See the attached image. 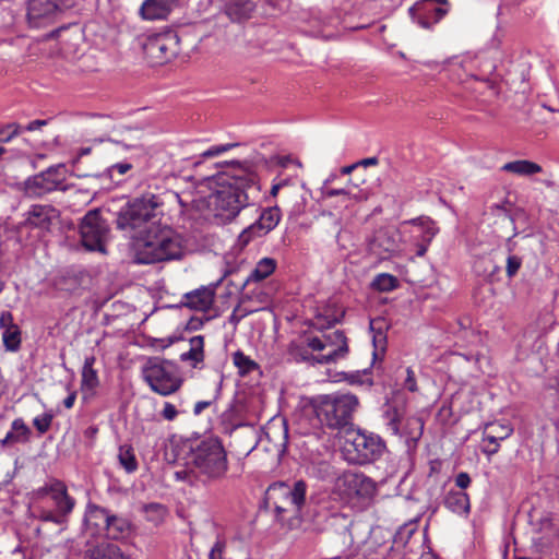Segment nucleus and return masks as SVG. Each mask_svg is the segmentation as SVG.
<instances>
[{
  "label": "nucleus",
  "mask_w": 559,
  "mask_h": 559,
  "mask_svg": "<svg viewBox=\"0 0 559 559\" xmlns=\"http://www.w3.org/2000/svg\"><path fill=\"white\" fill-rule=\"evenodd\" d=\"M159 205L158 197L144 195L121 210L117 217L119 229L134 231L132 238L138 263L179 260L185 254L182 236L169 226L158 223Z\"/></svg>",
  "instance_id": "nucleus-1"
},
{
  "label": "nucleus",
  "mask_w": 559,
  "mask_h": 559,
  "mask_svg": "<svg viewBox=\"0 0 559 559\" xmlns=\"http://www.w3.org/2000/svg\"><path fill=\"white\" fill-rule=\"evenodd\" d=\"M213 192L207 197V207L217 224L231 222L248 205L246 189L254 185V176L243 169L233 175L223 174L210 180Z\"/></svg>",
  "instance_id": "nucleus-2"
},
{
  "label": "nucleus",
  "mask_w": 559,
  "mask_h": 559,
  "mask_svg": "<svg viewBox=\"0 0 559 559\" xmlns=\"http://www.w3.org/2000/svg\"><path fill=\"white\" fill-rule=\"evenodd\" d=\"M188 466L174 473L176 480L193 484L197 478L202 481L223 478L228 469V461L222 443L216 439L201 441L192 449Z\"/></svg>",
  "instance_id": "nucleus-3"
},
{
  "label": "nucleus",
  "mask_w": 559,
  "mask_h": 559,
  "mask_svg": "<svg viewBox=\"0 0 559 559\" xmlns=\"http://www.w3.org/2000/svg\"><path fill=\"white\" fill-rule=\"evenodd\" d=\"M306 493L307 484L304 480L293 484L277 481L267 487L265 500L274 508L276 518L292 527L300 522Z\"/></svg>",
  "instance_id": "nucleus-4"
},
{
  "label": "nucleus",
  "mask_w": 559,
  "mask_h": 559,
  "mask_svg": "<svg viewBox=\"0 0 559 559\" xmlns=\"http://www.w3.org/2000/svg\"><path fill=\"white\" fill-rule=\"evenodd\" d=\"M333 492L349 508L362 511L372 504L378 486L371 477L348 471L336 478Z\"/></svg>",
  "instance_id": "nucleus-5"
},
{
  "label": "nucleus",
  "mask_w": 559,
  "mask_h": 559,
  "mask_svg": "<svg viewBox=\"0 0 559 559\" xmlns=\"http://www.w3.org/2000/svg\"><path fill=\"white\" fill-rule=\"evenodd\" d=\"M312 405L317 417L328 427L337 429L347 426L359 402L352 393H331L313 399Z\"/></svg>",
  "instance_id": "nucleus-6"
},
{
  "label": "nucleus",
  "mask_w": 559,
  "mask_h": 559,
  "mask_svg": "<svg viewBox=\"0 0 559 559\" xmlns=\"http://www.w3.org/2000/svg\"><path fill=\"white\" fill-rule=\"evenodd\" d=\"M302 344L312 352L301 355L304 360L329 365L344 359L348 354L347 338L342 331L335 330L321 335H306Z\"/></svg>",
  "instance_id": "nucleus-7"
},
{
  "label": "nucleus",
  "mask_w": 559,
  "mask_h": 559,
  "mask_svg": "<svg viewBox=\"0 0 559 559\" xmlns=\"http://www.w3.org/2000/svg\"><path fill=\"white\" fill-rule=\"evenodd\" d=\"M142 377L151 390L162 396L176 393L183 383L177 367L168 360L158 358L150 359L143 366Z\"/></svg>",
  "instance_id": "nucleus-8"
},
{
  "label": "nucleus",
  "mask_w": 559,
  "mask_h": 559,
  "mask_svg": "<svg viewBox=\"0 0 559 559\" xmlns=\"http://www.w3.org/2000/svg\"><path fill=\"white\" fill-rule=\"evenodd\" d=\"M402 241L407 246L406 257L415 252L416 257H424L428 247L439 229L436 224L427 217L405 221L400 226Z\"/></svg>",
  "instance_id": "nucleus-9"
},
{
  "label": "nucleus",
  "mask_w": 559,
  "mask_h": 559,
  "mask_svg": "<svg viewBox=\"0 0 559 559\" xmlns=\"http://www.w3.org/2000/svg\"><path fill=\"white\" fill-rule=\"evenodd\" d=\"M406 250L401 229L393 226L377 229L368 242V252L380 261L406 257Z\"/></svg>",
  "instance_id": "nucleus-10"
},
{
  "label": "nucleus",
  "mask_w": 559,
  "mask_h": 559,
  "mask_svg": "<svg viewBox=\"0 0 559 559\" xmlns=\"http://www.w3.org/2000/svg\"><path fill=\"white\" fill-rule=\"evenodd\" d=\"M66 173L63 165L51 166L27 178L23 183V191L29 198H40L56 190H64Z\"/></svg>",
  "instance_id": "nucleus-11"
},
{
  "label": "nucleus",
  "mask_w": 559,
  "mask_h": 559,
  "mask_svg": "<svg viewBox=\"0 0 559 559\" xmlns=\"http://www.w3.org/2000/svg\"><path fill=\"white\" fill-rule=\"evenodd\" d=\"M386 426L393 435L404 439L411 449L416 445L424 431V423L417 416H402L397 409H388L385 413Z\"/></svg>",
  "instance_id": "nucleus-12"
},
{
  "label": "nucleus",
  "mask_w": 559,
  "mask_h": 559,
  "mask_svg": "<svg viewBox=\"0 0 559 559\" xmlns=\"http://www.w3.org/2000/svg\"><path fill=\"white\" fill-rule=\"evenodd\" d=\"M80 234L82 243L87 250L105 251L108 225L102 218L99 211L93 210L86 213L80 225Z\"/></svg>",
  "instance_id": "nucleus-13"
},
{
  "label": "nucleus",
  "mask_w": 559,
  "mask_h": 559,
  "mask_svg": "<svg viewBox=\"0 0 559 559\" xmlns=\"http://www.w3.org/2000/svg\"><path fill=\"white\" fill-rule=\"evenodd\" d=\"M346 442L355 452L350 460L358 464L377 460L385 449L384 443L378 436L361 431L349 432Z\"/></svg>",
  "instance_id": "nucleus-14"
},
{
  "label": "nucleus",
  "mask_w": 559,
  "mask_h": 559,
  "mask_svg": "<svg viewBox=\"0 0 559 559\" xmlns=\"http://www.w3.org/2000/svg\"><path fill=\"white\" fill-rule=\"evenodd\" d=\"M71 5V0H28L26 19L32 27H43L50 24L59 12Z\"/></svg>",
  "instance_id": "nucleus-15"
},
{
  "label": "nucleus",
  "mask_w": 559,
  "mask_h": 559,
  "mask_svg": "<svg viewBox=\"0 0 559 559\" xmlns=\"http://www.w3.org/2000/svg\"><path fill=\"white\" fill-rule=\"evenodd\" d=\"M178 39L174 33L156 34L146 39L143 45L145 55L156 63H164L178 51Z\"/></svg>",
  "instance_id": "nucleus-16"
},
{
  "label": "nucleus",
  "mask_w": 559,
  "mask_h": 559,
  "mask_svg": "<svg viewBox=\"0 0 559 559\" xmlns=\"http://www.w3.org/2000/svg\"><path fill=\"white\" fill-rule=\"evenodd\" d=\"M281 221V211L277 206L267 207L262 211L259 219L247 227L238 237V243L246 247L254 238L263 237L273 230Z\"/></svg>",
  "instance_id": "nucleus-17"
},
{
  "label": "nucleus",
  "mask_w": 559,
  "mask_h": 559,
  "mask_svg": "<svg viewBox=\"0 0 559 559\" xmlns=\"http://www.w3.org/2000/svg\"><path fill=\"white\" fill-rule=\"evenodd\" d=\"M59 215V211L52 205L35 204L25 214L23 225L45 233L50 230L51 225L58 221Z\"/></svg>",
  "instance_id": "nucleus-18"
},
{
  "label": "nucleus",
  "mask_w": 559,
  "mask_h": 559,
  "mask_svg": "<svg viewBox=\"0 0 559 559\" xmlns=\"http://www.w3.org/2000/svg\"><path fill=\"white\" fill-rule=\"evenodd\" d=\"M513 432V427L508 421H492L484 427L483 440L488 442L484 448L487 455H492L498 452L500 441L508 439Z\"/></svg>",
  "instance_id": "nucleus-19"
},
{
  "label": "nucleus",
  "mask_w": 559,
  "mask_h": 559,
  "mask_svg": "<svg viewBox=\"0 0 559 559\" xmlns=\"http://www.w3.org/2000/svg\"><path fill=\"white\" fill-rule=\"evenodd\" d=\"M409 12L413 20L416 21L423 28H430L447 14L445 9L441 7H435L430 3V1L424 0L412 7Z\"/></svg>",
  "instance_id": "nucleus-20"
},
{
  "label": "nucleus",
  "mask_w": 559,
  "mask_h": 559,
  "mask_svg": "<svg viewBox=\"0 0 559 559\" xmlns=\"http://www.w3.org/2000/svg\"><path fill=\"white\" fill-rule=\"evenodd\" d=\"M215 288L203 286L183 295L182 305L191 310L205 312L214 304Z\"/></svg>",
  "instance_id": "nucleus-21"
},
{
  "label": "nucleus",
  "mask_w": 559,
  "mask_h": 559,
  "mask_svg": "<svg viewBox=\"0 0 559 559\" xmlns=\"http://www.w3.org/2000/svg\"><path fill=\"white\" fill-rule=\"evenodd\" d=\"M177 0H145L141 7L143 19L155 21L164 20L173 11Z\"/></svg>",
  "instance_id": "nucleus-22"
},
{
  "label": "nucleus",
  "mask_w": 559,
  "mask_h": 559,
  "mask_svg": "<svg viewBox=\"0 0 559 559\" xmlns=\"http://www.w3.org/2000/svg\"><path fill=\"white\" fill-rule=\"evenodd\" d=\"M45 490L51 495L57 512H59L60 515L67 516L72 512L75 502L74 499L68 495L67 487L62 481L56 480Z\"/></svg>",
  "instance_id": "nucleus-23"
},
{
  "label": "nucleus",
  "mask_w": 559,
  "mask_h": 559,
  "mask_svg": "<svg viewBox=\"0 0 559 559\" xmlns=\"http://www.w3.org/2000/svg\"><path fill=\"white\" fill-rule=\"evenodd\" d=\"M95 357L88 356L82 368L81 391L85 396H93L99 385L97 370L94 369Z\"/></svg>",
  "instance_id": "nucleus-24"
},
{
  "label": "nucleus",
  "mask_w": 559,
  "mask_h": 559,
  "mask_svg": "<svg viewBox=\"0 0 559 559\" xmlns=\"http://www.w3.org/2000/svg\"><path fill=\"white\" fill-rule=\"evenodd\" d=\"M444 506L456 514H467L469 512V497L462 490H449L444 497Z\"/></svg>",
  "instance_id": "nucleus-25"
},
{
  "label": "nucleus",
  "mask_w": 559,
  "mask_h": 559,
  "mask_svg": "<svg viewBox=\"0 0 559 559\" xmlns=\"http://www.w3.org/2000/svg\"><path fill=\"white\" fill-rule=\"evenodd\" d=\"M110 512L102 507L91 504L85 513L86 525L94 527L97 532L106 531Z\"/></svg>",
  "instance_id": "nucleus-26"
},
{
  "label": "nucleus",
  "mask_w": 559,
  "mask_h": 559,
  "mask_svg": "<svg viewBox=\"0 0 559 559\" xmlns=\"http://www.w3.org/2000/svg\"><path fill=\"white\" fill-rule=\"evenodd\" d=\"M29 435H31V430L25 425L24 420L21 418H16L12 421L11 430L1 440V443H2V445L25 443L28 441Z\"/></svg>",
  "instance_id": "nucleus-27"
},
{
  "label": "nucleus",
  "mask_w": 559,
  "mask_h": 559,
  "mask_svg": "<svg viewBox=\"0 0 559 559\" xmlns=\"http://www.w3.org/2000/svg\"><path fill=\"white\" fill-rule=\"evenodd\" d=\"M190 348L180 355L182 361L190 362V366L197 368L204 360V338L197 335L189 341Z\"/></svg>",
  "instance_id": "nucleus-28"
},
{
  "label": "nucleus",
  "mask_w": 559,
  "mask_h": 559,
  "mask_svg": "<svg viewBox=\"0 0 559 559\" xmlns=\"http://www.w3.org/2000/svg\"><path fill=\"white\" fill-rule=\"evenodd\" d=\"M105 532L111 539L123 538L131 532V522L127 518L110 514Z\"/></svg>",
  "instance_id": "nucleus-29"
},
{
  "label": "nucleus",
  "mask_w": 559,
  "mask_h": 559,
  "mask_svg": "<svg viewBox=\"0 0 559 559\" xmlns=\"http://www.w3.org/2000/svg\"><path fill=\"white\" fill-rule=\"evenodd\" d=\"M502 170L515 174L518 176H532L542 171V167L527 159H519L507 163L502 166Z\"/></svg>",
  "instance_id": "nucleus-30"
},
{
  "label": "nucleus",
  "mask_w": 559,
  "mask_h": 559,
  "mask_svg": "<svg viewBox=\"0 0 559 559\" xmlns=\"http://www.w3.org/2000/svg\"><path fill=\"white\" fill-rule=\"evenodd\" d=\"M371 195L369 189L360 188L358 183L348 181L346 187L344 188V204L345 206H349L354 203H360L367 201Z\"/></svg>",
  "instance_id": "nucleus-31"
},
{
  "label": "nucleus",
  "mask_w": 559,
  "mask_h": 559,
  "mask_svg": "<svg viewBox=\"0 0 559 559\" xmlns=\"http://www.w3.org/2000/svg\"><path fill=\"white\" fill-rule=\"evenodd\" d=\"M276 261L273 258H262L251 271L248 281L259 282L269 277L276 269Z\"/></svg>",
  "instance_id": "nucleus-32"
},
{
  "label": "nucleus",
  "mask_w": 559,
  "mask_h": 559,
  "mask_svg": "<svg viewBox=\"0 0 559 559\" xmlns=\"http://www.w3.org/2000/svg\"><path fill=\"white\" fill-rule=\"evenodd\" d=\"M397 285V278L389 273L377 275L372 282V287L379 292H391L395 289Z\"/></svg>",
  "instance_id": "nucleus-33"
},
{
  "label": "nucleus",
  "mask_w": 559,
  "mask_h": 559,
  "mask_svg": "<svg viewBox=\"0 0 559 559\" xmlns=\"http://www.w3.org/2000/svg\"><path fill=\"white\" fill-rule=\"evenodd\" d=\"M234 365L239 369V372L245 374L257 368V364L242 352L237 350L233 355Z\"/></svg>",
  "instance_id": "nucleus-34"
},
{
  "label": "nucleus",
  "mask_w": 559,
  "mask_h": 559,
  "mask_svg": "<svg viewBox=\"0 0 559 559\" xmlns=\"http://www.w3.org/2000/svg\"><path fill=\"white\" fill-rule=\"evenodd\" d=\"M119 462L128 473L138 468V463L131 448L121 447L119 450Z\"/></svg>",
  "instance_id": "nucleus-35"
},
{
  "label": "nucleus",
  "mask_w": 559,
  "mask_h": 559,
  "mask_svg": "<svg viewBox=\"0 0 559 559\" xmlns=\"http://www.w3.org/2000/svg\"><path fill=\"white\" fill-rule=\"evenodd\" d=\"M3 343L10 350H15L20 346L21 337L17 325L11 326L2 332Z\"/></svg>",
  "instance_id": "nucleus-36"
},
{
  "label": "nucleus",
  "mask_w": 559,
  "mask_h": 559,
  "mask_svg": "<svg viewBox=\"0 0 559 559\" xmlns=\"http://www.w3.org/2000/svg\"><path fill=\"white\" fill-rule=\"evenodd\" d=\"M20 132H21V128L19 124H16V123L7 124L5 127L0 129V142L8 143L13 138L19 135Z\"/></svg>",
  "instance_id": "nucleus-37"
},
{
  "label": "nucleus",
  "mask_w": 559,
  "mask_h": 559,
  "mask_svg": "<svg viewBox=\"0 0 559 559\" xmlns=\"http://www.w3.org/2000/svg\"><path fill=\"white\" fill-rule=\"evenodd\" d=\"M52 421V415L48 413H44L39 416H36L33 420L35 428L39 433H45L49 430Z\"/></svg>",
  "instance_id": "nucleus-38"
},
{
  "label": "nucleus",
  "mask_w": 559,
  "mask_h": 559,
  "mask_svg": "<svg viewBox=\"0 0 559 559\" xmlns=\"http://www.w3.org/2000/svg\"><path fill=\"white\" fill-rule=\"evenodd\" d=\"M236 145L237 144H235V143L214 145V146L210 147L209 150L204 151L201 154V156L204 158L215 157V156H218V155L229 151L230 148L235 147Z\"/></svg>",
  "instance_id": "nucleus-39"
},
{
  "label": "nucleus",
  "mask_w": 559,
  "mask_h": 559,
  "mask_svg": "<svg viewBox=\"0 0 559 559\" xmlns=\"http://www.w3.org/2000/svg\"><path fill=\"white\" fill-rule=\"evenodd\" d=\"M522 265V259L516 255H509L507 259L506 272L509 277H513Z\"/></svg>",
  "instance_id": "nucleus-40"
},
{
  "label": "nucleus",
  "mask_w": 559,
  "mask_h": 559,
  "mask_svg": "<svg viewBox=\"0 0 559 559\" xmlns=\"http://www.w3.org/2000/svg\"><path fill=\"white\" fill-rule=\"evenodd\" d=\"M179 412L177 411L176 406L169 402L164 403V407L160 412L162 417L165 420L173 421L178 416Z\"/></svg>",
  "instance_id": "nucleus-41"
},
{
  "label": "nucleus",
  "mask_w": 559,
  "mask_h": 559,
  "mask_svg": "<svg viewBox=\"0 0 559 559\" xmlns=\"http://www.w3.org/2000/svg\"><path fill=\"white\" fill-rule=\"evenodd\" d=\"M146 513H153L151 520H159L165 515V508L158 503H151L144 507Z\"/></svg>",
  "instance_id": "nucleus-42"
},
{
  "label": "nucleus",
  "mask_w": 559,
  "mask_h": 559,
  "mask_svg": "<svg viewBox=\"0 0 559 559\" xmlns=\"http://www.w3.org/2000/svg\"><path fill=\"white\" fill-rule=\"evenodd\" d=\"M321 197L322 199H331L334 197H341L342 202L344 203V188L343 189H333L331 187L322 186L321 187Z\"/></svg>",
  "instance_id": "nucleus-43"
},
{
  "label": "nucleus",
  "mask_w": 559,
  "mask_h": 559,
  "mask_svg": "<svg viewBox=\"0 0 559 559\" xmlns=\"http://www.w3.org/2000/svg\"><path fill=\"white\" fill-rule=\"evenodd\" d=\"M404 388L406 390H408L409 392L417 391V383H416L415 374L411 368L406 369V379L404 381Z\"/></svg>",
  "instance_id": "nucleus-44"
},
{
  "label": "nucleus",
  "mask_w": 559,
  "mask_h": 559,
  "mask_svg": "<svg viewBox=\"0 0 559 559\" xmlns=\"http://www.w3.org/2000/svg\"><path fill=\"white\" fill-rule=\"evenodd\" d=\"M106 559H123L120 548L112 544L105 545Z\"/></svg>",
  "instance_id": "nucleus-45"
},
{
  "label": "nucleus",
  "mask_w": 559,
  "mask_h": 559,
  "mask_svg": "<svg viewBox=\"0 0 559 559\" xmlns=\"http://www.w3.org/2000/svg\"><path fill=\"white\" fill-rule=\"evenodd\" d=\"M471 477L467 473L461 472L455 476V485L462 489H466L471 485Z\"/></svg>",
  "instance_id": "nucleus-46"
},
{
  "label": "nucleus",
  "mask_w": 559,
  "mask_h": 559,
  "mask_svg": "<svg viewBox=\"0 0 559 559\" xmlns=\"http://www.w3.org/2000/svg\"><path fill=\"white\" fill-rule=\"evenodd\" d=\"M14 325L15 324L13 323V317H12L11 312L2 311L0 314V328L4 331Z\"/></svg>",
  "instance_id": "nucleus-47"
},
{
  "label": "nucleus",
  "mask_w": 559,
  "mask_h": 559,
  "mask_svg": "<svg viewBox=\"0 0 559 559\" xmlns=\"http://www.w3.org/2000/svg\"><path fill=\"white\" fill-rule=\"evenodd\" d=\"M131 169V164L129 163H118L108 168L109 176H112L115 171H117L120 175H124L127 171Z\"/></svg>",
  "instance_id": "nucleus-48"
},
{
  "label": "nucleus",
  "mask_w": 559,
  "mask_h": 559,
  "mask_svg": "<svg viewBox=\"0 0 559 559\" xmlns=\"http://www.w3.org/2000/svg\"><path fill=\"white\" fill-rule=\"evenodd\" d=\"M223 550L224 544L217 540L210 551L209 559H223Z\"/></svg>",
  "instance_id": "nucleus-49"
},
{
  "label": "nucleus",
  "mask_w": 559,
  "mask_h": 559,
  "mask_svg": "<svg viewBox=\"0 0 559 559\" xmlns=\"http://www.w3.org/2000/svg\"><path fill=\"white\" fill-rule=\"evenodd\" d=\"M90 559H106L105 545L98 546L88 551Z\"/></svg>",
  "instance_id": "nucleus-50"
},
{
  "label": "nucleus",
  "mask_w": 559,
  "mask_h": 559,
  "mask_svg": "<svg viewBox=\"0 0 559 559\" xmlns=\"http://www.w3.org/2000/svg\"><path fill=\"white\" fill-rule=\"evenodd\" d=\"M41 518L45 520V521H49V522H53V523H57V524H60L62 521H63V515H60V513H53L51 511H47L45 513H43Z\"/></svg>",
  "instance_id": "nucleus-51"
},
{
  "label": "nucleus",
  "mask_w": 559,
  "mask_h": 559,
  "mask_svg": "<svg viewBox=\"0 0 559 559\" xmlns=\"http://www.w3.org/2000/svg\"><path fill=\"white\" fill-rule=\"evenodd\" d=\"M209 320H210V318L206 317L205 321H209ZM203 323H204V319H202V318H191L188 323V326L191 330H199L203 325Z\"/></svg>",
  "instance_id": "nucleus-52"
},
{
  "label": "nucleus",
  "mask_w": 559,
  "mask_h": 559,
  "mask_svg": "<svg viewBox=\"0 0 559 559\" xmlns=\"http://www.w3.org/2000/svg\"><path fill=\"white\" fill-rule=\"evenodd\" d=\"M255 9V3L252 0H246L242 4L241 14L249 15Z\"/></svg>",
  "instance_id": "nucleus-53"
},
{
  "label": "nucleus",
  "mask_w": 559,
  "mask_h": 559,
  "mask_svg": "<svg viewBox=\"0 0 559 559\" xmlns=\"http://www.w3.org/2000/svg\"><path fill=\"white\" fill-rule=\"evenodd\" d=\"M337 320L336 318H333L332 320H329L326 322V324L323 322L321 316H318L316 318V321L313 322V326L321 330V329H324L325 326H330L331 324L335 323Z\"/></svg>",
  "instance_id": "nucleus-54"
},
{
  "label": "nucleus",
  "mask_w": 559,
  "mask_h": 559,
  "mask_svg": "<svg viewBox=\"0 0 559 559\" xmlns=\"http://www.w3.org/2000/svg\"><path fill=\"white\" fill-rule=\"evenodd\" d=\"M210 405H211V402H207V401H200V402L195 403L194 408H193L194 415H200Z\"/></svg>",
  "instance_id": "nucleus-55"
},
{
  "label": "nucleus",
  "mask_w": 559,
  "mask_h": 559,
  "mask_svg": "<svg viewBox=\"0 0 559 559\" xmlns=\"http://www.w3.org/2000/svg\"><path fill=\"white\" fill-rule=\"evenodd\" d=\"M47 123L46 120H33L26 126L27 131H35Z\"/></svg>",
  "instance_id": "nucleus-56"
},
{
  "label": "nucleus",
  "mask_w": 559,
  "mask_h": 559,
  "mask_svg": "<svg viewBox=\"0 0 559 559\" xmlns=\"http://www.w3.org/2000/svg\"><path fill=\"white\" fill-rule=\"evenodd\" d=\"M75 399H76V393L75 392H72L70 393L63 401V405L66 408L70 409L73 407L74 405V402H75Z\"/></svg>",
  "instance_id": "nucleus-57"
},
{
  "label": "nucleus",
  "mask_w": 559,
  "mask_h": 559,
  "mask_svg": "<svg viewBox=\"0 0 559 559\" xmlns=\"http://www.w3.org/2000/svg\"><path fill=\"white\" fill-rule=\"evenodd\" d=\"M331 473V466L328 463L320 464L319 477L324 478Z\"/></svg>",
  "instance_id": "nucleus-58"
},
{
  "label": "nucleus",
  "mask_w": 559,
  "mask_h": 559,
  "mask_svg": "<svg viewBox=\"0 0 559 559\" xmlns=\"http://www.w3.org/2000/svg\"><path fill=\"white\" fill-rule=\"evenodd\" d=\"M358 166L361 165V166H374L378 164V158L377 157H369V158H365V159H361L360 162L357 163Z\"/></svg>",
  "instance_id": "nucleus-59"
},
{
  "label": "nucleus",
  "mask_w": 559,
  "mask_h": 559,
  "mask_svg": "<svg viewBox=\"0 0 559 559\" xmlns=\"http://www.w3.org/2000/svg\"><path fill=\"white\" fill-rule=\"evenodd\" d=\"M358 167V164L355 163V164H352V165H348V166H344L341 168V174L343 175H349L353 170H355L356 168Z\"/></svg>",
  "instance_id": "nucleus-60"
},
{
  "label": "nucleus",
  "mask_w": 559,
  "mask_h": 559,
  "mask_svg": "<svg viewBox=\"0 0 559 559\" xmlns=\"http://www.w3.org/2000/svg\"><path fill=\"white\" fill-rule=\"evenodd\" d=\"M419 559H437V556L432 554L431 551H424Z\"/></svg>",
  "instance_id": "nucleus-61"
},
{
  "label": "nucleus",
  "mask_w": 559,
  "mask_h": 559,
  "mask_svg": "<svg viewBox=\"0 0 559 559\" xmlns=\"http://www.w3.org/2000/svg\"><path fill=\"white\" fill-rule=\"evenodd\" d=\"M282 187V183H276L272 186L271 194L273 197L277 195L280 188Z\"/></svg>",
  "instance_id": "nucleus-62"
},
{
  "label": "nucleus",
  "mask_w": 559,
  "mask_h": 559,
  "mask_svg": "<svg viewBox=\"0 0 559 559\" xmlns=\"http://www.w3.org/2000/svg\"><path fill=\"white\" fill-rule=\"evenodd\" d=\"M335 177H336V176H335V175H333V174H332V175H330V176L324 180V182H323V185H322V186H325V185H326V187H330V185L334 181Z\"/></svg>",
  "instance_id": "nucleus-63"
},
{
  "label": "nucleus",
  "mask_w": 559,
  "mask_h": 559,
  "mask_svg": "<svg viewBox=\"0 0 559 559\" xmlns=\"http://www.w3.org/2000/svg\"><path fill=\"white\" fill-rule=\"evenodd\" d=\"M4 153H5V148L0 145V156L3 155Z\"/></svg>",
  "instance_id": "nucleus-64"
}]
</instances>
